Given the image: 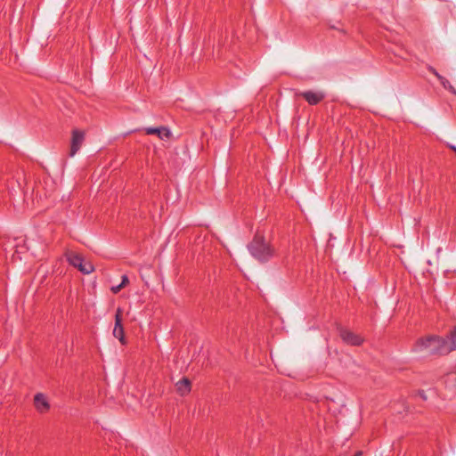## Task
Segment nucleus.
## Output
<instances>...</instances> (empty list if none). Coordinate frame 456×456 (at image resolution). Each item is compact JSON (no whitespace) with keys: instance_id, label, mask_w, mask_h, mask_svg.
<instances>
[{"instance_id":"nucleus-1","label":"nucleus","mask_w":456,"mask_h":456,"mask_svg":"<svg viewBox=\"0 0 456 456\" xmlns=\"http://www.w3.org/2000/svg\"><path fill=\"white\" fill-rule=\"evenodd\" d=\"M412 350L417 353L427 351L431 355L440 356L447 355L452 352L447 337L436 335L419 338L415 342Z\"/></svg>"},{"instance_id":"nucleus-2","label":"nucleus","mask_w":456,"mask_h":456,"mask_svg":"<svg viewBox=\"0 0 456 456\" xmlns=\"http://www.w3.org/2000/svg\"><path fill=\"white\" fill-rule=\"evenodd\" d=\"M248 248L252 256L260 262L268 261L273 256V248L258 234L254 237Z\"/></svg>"},{"instance_id":"nucleus-3","label":"nucleus","mask_w":456,"mask_h":456,"mask_svg":"<svg viewBox=\"0 0 456 456\" xmlns=\"http://www.w3.org/2000/svg\"><path fill=\"white\" fill-rule=\"evenodd\" d=\"M67 260L72 266L77 268L84 274H90L94 271L93 264L86 262L84 257L76 252H69L66 254Z\"/></svg>"},{"instance_id":"nucleus-4","label":"nucleus","mask_w":456,"mask_h":456,"mask_svg":"<svg viewBox=\"0 0 456 456\" xmlns=\"http://www.w3.org/2000/svg\"><path fill=\"white\" fill-rule=\"evenodd\" d=\"M296 95L303 97L310 105H316L325 98V94L322 91L298 92L296 93Z\"/></svg>"},{"instance_id":"nucleus-5","label":"nucleus","mask_w":456,"mask_h":456,"mask_svg":"<svg viewBox=\"0 0 456 456\" xmlns=\"http://www.w3.org/2000/svg\"><path fill=\"white\" fill-rule=\"evenodd\" d=\"M85 141V133L81 130L75 129L72 131L71 145L69 156L74 157L81 148Z\"/></svg>"},{"instance_id":"nucleus-6","label":"nucleus","mask_w":456,"mask_h":456,"mask_svg":"<svg viewBox=\"0 0 456 456\" xmlns=\"http://www.w3.org/2000/svg\"><path fill=\"white\" fill-rule=\"evenodd\" d=\"M122 310L120 308L117 309L115 314V326L113 329V336L118 338L122 345L126 344L124 328L122 325V318H121Z\"/></svg>"},{"instance_id":"nucleus-7","label":"nucleus","mask_w":456,"mask_h":456,"mask_svg":"<svg viewBox=\"0 0 456 456\" xmlns=\"http://www.w3.org/2000/svg\"><path fill=\"white\" fill-rule=\"evenodd\" d=\"M340 338L346 344L350 346H360L363 342V338L360 335L346 329L340 330Z\"/></svg>"},{"instance_id":"nucleus-8","label":"nucleus","mask_w":456,"mask_h":456,"mask_svg":"<svg viewBox=\"0 0 456 456\" xmlns=\"http://www.w3.org/2000/svg\"><path fill=\"white\" fill-rule=\"evenodd\" d=\"M143 130L146 134H155L161 140L168 139L171 136L170 130L166 126L145 127Z\"/></svg>"},{"instance_id":"nucleus-9","label":"nucleus","mask_w":456,"mask_h":456,"mask_svg":"<svg viewBox=\"0 0 456 456\" xmlns=\"http://www.w3.org/2000/svg\"><path fill=\"white\" fill-rule=\"evenodd\" d=\"M34 404H35L36 409L39 412H45L50 408V405H49V403L47 401V398L45 397V395H43L41 393H38V394H37L35 395V397H34Z\"/></svg>"},{"instance_id":"nucleus-10","label":"nucleus","mask_w":456,"mask_h":456,"mask_svg":"<svg viewBox=\"0 0 456 456\" xmlns=\"http://www.w3.org/2000/svg\"><path fill=\"white\" fill-rule=\"evenodd\" d=\"M175 388L180 395L184 396L191 392V383L189 379L183 378L175 383Z\"/></svg>"},{"instance_id":"nucleus-11","label":"nucleus","mask_w":456,"mask_h":456,"mask_svg":"<svg viewBox=\"0 0 456 456\" xmlns=\"http://www.w3.org/2000/svg\"><path fill=\"white\" fill-rule=\"evenodd\" d=\"M438 80L440 81V83L444 86V88H445L446 90L451 92L452 94L456 95V89L450 83V81L448 79H446L444 77L442 76Z\"/></svg>"},{"instance_id":"nucleus-12","label":"nucleus","mask_w":456,"mask_h":456,"mask_svg":"<svg viewBox=\"0 0 456 456\" xmlns=\"http://www.w3.org/2000/svg\"><path fill=\"white\" fill-rule=\"evenodd\" d=\"M447 339L449 340V345L452 347V351L456 350V326L447 336Z\"/></svg>"},{"instance_id":"nucleus-13","label":"nucleus","mask_w":456,"mask_h":456,"mask_svg":"<svg viewBox=\"0 0 456 456\" xmlns=\"http://www.w3.org/2000/svg\"><path fill=\"white\" fill-rule=\"evenodd\" d=\"M428 70H429L432 74H434V75L437 77V79H439V78L442 77V75H440V74L436 71V69H434L433 67H429V68H428Z\"/></svg>"},{"instance_id":"nucleus-14","label":"nucleus","mask_w":456,"mask_h":456,"mask_svg":"<svg viewBox=\"0 0 456 456\" xmlns=\"http://www.w3.org/2000/svg\"><path fill=\"white\" fill-rule=\"evenodd\" d=\"M122 288H123V287H122L120 284H118V285H117V286H113V287H111V291H112L114 294H117V293H118V292L120 291V289H121Z\"/></svg>"},{"instance_id":"nucleus-15","label":"nucleus","mask_w":456,"mask_h":456,"mask_svg":"<svg viewBox=\"0 0 456 456\" xmlns=\"http://www.w3.org/2000/svg\"><path fill=\"white\" fill-rule=\"evenodd\" d=\"M128 277L126 275H123L120 285L124 288L128 283Z\"/></svg>"},{"instance_id":"nucleus-16","label":"nucleus","mask_w":456,"mask_h":456,"mask_svg":"<svg viewBox=\"0 0 456 456\" xmlns=\"http://www.w3.org/2000/svg\"><path fill=\"white\" fill-rule=\"evenodd\" d=\"M418 395L420 396L421 399L426 401L428 399L427 395L424 391H419Z\"/></svg>"},{"instance_id":"nucleus-17","label":"nucleus","mask_w":456,"mask_h":456,"mask_svg":"<svg viewBox=\"0 0 456 456\" xmlns=\"http://www.w3.org/2000/svg\"><path fill=\"white\" fill-rule=\"evenodd\" d=\"M354 456H362V452L361 451H358L357 452L354 453Z\"/></svg>"},{"instance_id":"nucleus-18","label":"nucleus","mask_w":456,"mask_h":456,"mask_svg":"<svg viewBox=\"0 0 456 456\" xmlns=\"http://www.w3.org/2000/svg\"><path fill=\"white\" fill-rule=\"evenodd\" d=\"M450 148L456 153V146L450 145Z\"/></svg>"}]
</instances>
